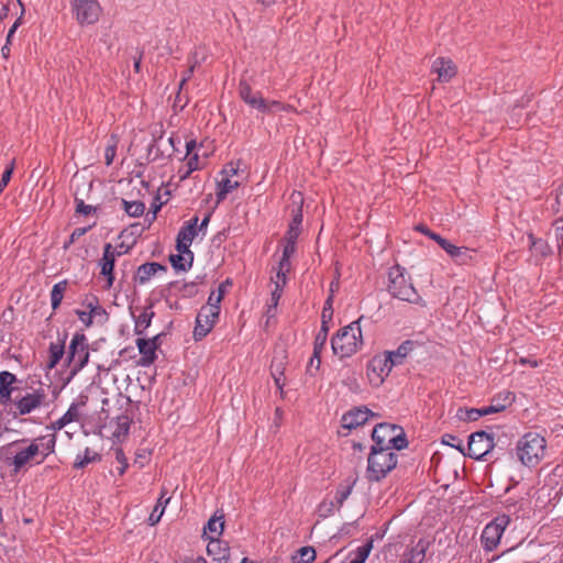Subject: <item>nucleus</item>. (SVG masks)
<instances>
[{"label": "nucleus", "mask_w": 563, "mask_h": 563, "mask_svg": "<svg viewBox=\"0 0 563 563\" xmlns=\"http://www.w3.org/2000/svg\"><path fill=\"white\" fill-rule=\"evenodd\" d=\"M530 249L540 256H547L550 253V246L542 239H537L532 234L528 235Z\"/></svg>", "instance_id": "nucleus-40"}, {"label": "nucleus", "mask_w": 563, "mask_h": 563, "mask_svg": "<svg viewBox=\"0 0 563 563\" xmlns=\"http://www.w3.org/2000/svg\"><path fill=\"white\" fill-rule=\"evenodd\" d=\"M16 382V377L14 374L3 371L0 372V397L1 398H10L11 393L13 390V384Z\"/></svg>", "instance_id": "nucleus-35"}, {"label": "nucleus", "mask_w": 563, "mask_h": 563, "mask_svg": "<svg viewBox=\"0 0 563 563\" xmlns=\"http://www.w3.org/2000/svg\"><path fill=\"white\" fill-rule=\"evenodd\" d=\"M121 253L118 252L110 243H107L103 246V254L101 260L99 261L100 273L107 278L106 288H110L113 284V268L117 257L120 256Z\"/></svg>", "instance_id": "nucleus-14"}, {"label": "nucleus", "mask_w": 563, "mask_h": 563, "mask_svg": "<svg viewBox=\"0 0 563 563\" xmlns=\"http://www.w3.org/2000/svg\"><path fill=\"white\" fill-rule=\"evenodd\" d=\"M397 454L389 449L372 448L367 461V478L372 482L383 479L397 465Z\"/></svg>", "instance_id": "nucleus-5"}, {"label": "nucleus", "mask_w": 563, "mask_h": 563, "mask_svg": "<svg viewBox=\"0 0 563 563\" xmlns=\"http://www.w3.org/2000/svg\"><path fill=\"white\" fill-rule=\"evenodd\" d=\"M432 71L438 75V80L445 82L456 75V67L451 59L437 58L432 64Z\"/></svg>", "instance_id": "nucleus-20"}, {"label": "nucleus", "mask_w": 563, "mask_h": 563, "mask_svg": "<svg viewBox=\"0 0 563 563\" xmlns=\"http://www.w3.org/2000/svg\"><path fill=\"white\" fill-rule=\"evenodd\" d=\"M508 523V516H499L486 525L481 537L485 550L493 551L497 548Z\"/></svg>", "instance_id": "nucleus-9"}, {"label": "nucleus", "mask_w": 563, "mask_h": 563, "mask_svg": "<svg viewBox=\"0 0 563 563\" xmlns=\"http://www.w3.org/2000/svg\"><path fill=\"white\" fill-rule=\"evenodd\" d=\"M515 397L509 391H504L498 395L497 398L493 399L489 406L483 407L485 416L504 411L514 401Z\"/></svg>", "instance_id": "nucleus-24"}, {"label": "nucleus", "mask_w": 563, "mask_h": 563, "mask_svg": "<svg viewBox=\"0 0 563 563\" xmlns=\"http://www.w3.org/2000/svg\"><path fill=\"white\" fill-rule=\"evenodd\" d=\"M117 140L112 136L104 151L106 165L110 166L117 154Z\"/></svg>", "instance_id": "nucleus-46"}, {"label": "nucleus", "mask_w": 563, "mask_h": 563, "mask_svg": "<svg viewBox=\"0 0 563 563\" xmlns=\"http://www.w3.org/2000/svg\"><path fill=\"white\" fill-rule=\"evenodd\" d=\"M152 307L144 308L137 316L133 314L134 318V331L137 335L143 334L146 329L151 325L154 317Z\"/></svg>", "instance_id": "nucleus-28"}, {"label": "nucleus", "mask_w": 563, "mask_h": 563, "mask_svg": "<svg viewBox=\"0 0 563 563\" xmlns=\"http://www.w3.org/2000/svg\"><path fill=\"white\" fill-rule=\"evenodd\" d=\"M372 416L373 412L366 407L353 408L342 416L341 428L351 431L366 423Z\"/></svg>", "instance_id": "nucleus-15"}, {"label": "nucleus", "mask_w": 563, "mask_h": 563, "mask_svg": "<svg viewBox=\"0 0 563 563\" xmlns=\"http://www.w3.org/2000/svg\"><path fill=\"white\" fill-rule=\"evenodd\" d=\"M90 229L89 228H77L73 231V233L70 234V238H69V243H74L76 240H78L79 238H81L82 235H85L88 230Z\"/></svg>", "instance_id": "nucleus-59"}, {"label": "nucleus", "mask_w": 563, "mask_h": 563, "mask_svg": "<svg viewBox=\"0 0 563 563\" xmlns=\"http://www.w3.org/2000/svg\"><path fill=\"white\" fill-rule=\"evenodd\" d=\"M170 501V497L167 496V490L165 488L162 489L161 496L155 505L153 511L148 517V523L151 526H155L159 522L162 516L164 515L165 508Z\"/></svg>", "instance_id": "nucleus-29"}, {"label": "nucleus", "mask_w": 563, "mask_h": 563, "mask_svg": "<svg viewBox=\"0 0 563 563\" xmlns=\"http://www.w3.org/2000/svg\"><path fill=\"white\" fill-rule=\"evenodd\" d=\"M67 285H68L67 280H60L53 286V289L51 291V303H52V308L54 310L59 307V305L64 298V294L66 291Z\"/></svg>", "instance_id": "nucleus-36"}, {"label": "nucleus", "mask_w": 563, "mask_h": 563, "mask_svg": "<svg viewBox=\"0 0 563 563\" xmlns=\"http://www.w3.org/2000/svg\"><path fill=\"white\" fill-rule=\"evenodd\" d=\"M339 507L332 499H324L322 500L318 506V515L321 518H327L334 514L335 510H338Z\"/></svg>", "instance_id": "nucleus-43"}, {"label": "nucleus", "mask_w": 563, "mask_h": 563, "mask_svg": "<svg viewBox=\"0 0 563 563\" xmlns=\"http://www.w3.org/2000/svg\"><path fill=\"white\" fill-rule=\"evenodd\" d=\"M12 173H13V166H10L9 168H7L3 172L1 180H0V191H2L9 184Z\"/></svg>", "instance_id": "nucleus-56"}, {"label": "nucleus", "mask_w": 563, "mask_h": 563, "mask_svg": "<svg viewBox=\"0 0 563 563\" xmlns=\"http://www.w3.org/2000/svg\"><path fill=\"white\" fill-rule=\"evenodd\" d=\"M115 460L119 463L118 473L119 475H123L128 468V460L122 450H117Z\"/></svg>", "instance_id": "nucleus-50"}, {"label": "nucleus", "mask_w": 563, "mask_h": 563, "mask_svg": "<svg viewBox=\"0 0 563 563\" xmlns=\"http://www.w3.org/2000/svg\"><path fill=\"white\" fill-rule=\"evenodd\" d=\"M224 289L223 285H221L218 290H214L210 294L208 298V302L205 308H216L217 312L220 313V302L223 299Z\"/></svg>", "instance_id": "nucleus-44"}, {"label": "nucleus", "mask_w": 563, "mask_h": 563, "mask_svg": "<svg viewBox=\"0 0 563 563\" xmlns=\"http://www.w3.org/2000/svg\"><path fill=\"white\" fill-rule=\"evenodd\" d=\"M240 186L238 167L232 163L227 165L220 173V179L217 183V201H223L228 195L233 192Z\"/></svg>", "instance_id": "nucleus-10"}, {"label": "nucleus", "mask_w": 563, "mask_h": 563, "mask_svg": "<svg viewBox=\"0 0 563 563\" xmlns=\"http://www.w3.org/2000/svg\"><path fill=\"white\" fill-rule=\"evenodd\" d=\"M86 308L91 313L93 319L99 321L104 320L107 318L106 310L99 305L98 299L92 298L86 301Z\"/></svg>", "instance_id": "nucleus-42"}, {"label": "nucleus", "mask_w": 563, "mask_h": 563, "mask_svg": "<svg viewBox=\"0 0 563 563\" xmlns=\"http://www.w3.org/2000/svg\"><path fill=\"white\" fill-rule=\"evenodd\" d=\"M65 354L64 341L52 342L48 349V362L46 367L53 369Z\"/></svg>", "instance_id": "nucleus-33"}, {"label": "nucleus", "mask_w": 563, "mask_h": 563, "mask_svg": "<svg viewBox=\"0 0 563 563\" xmlns=\"http://www.w3.org/2000/svg\"><path fill=\"white\" fill-rule=\"evenodd\" d=\"M351 487H341L336 490L335 493V496H334V503L336 504V506L340 508L343 503L347 499V497L350 496L351 494Z\"/></svg>", "instance_id": "nucleus-48"}, {"label": "nucleus", "mask_w": 563, "mask_h": 563, "mask_svg": "<svg viewBox=\"0 0 563 563\" xmlns=\"http://www.w3.org/2000/svg\"><path fill=\"white\" fill-rule=\"evenodd\" d=\"M314 559V549L312 547H302L292 556V563H311Z\"/></svg>", "instance_id": "nucleus-39"}, {"label": "nucleus", "mask_w": 563, "mask_h": 563, "mask_svg": "<svg viewBox=\"0 0 563 563\" xmlns=\"http://www.w3.org/2000/svg\"><path fill=\"white\" fill-rule=\"evenodd\" d=\"M494 438L485 431L471 434L468 440V455L475 460H484L494 449Z\"/></svg>", "instance_id": "nucleus-11"}, {"label": "nucleus", "mask_w": 563, "mask_h": 563, "mask_svg": "<svg viewBox=\"0 0 563 563\" xmlns=\"http://www.w3.org/2000/svg\"><path fill=\"white\" fill-rule=\"evenodd\" d=\"M296 252V243L294 242H284L283 256L279 261L282 266L285 268L286 266H291L290 257Z\"/></svg>", "instance_id": "nucleus-45"}, {"label": "nucleus", "mask_w": 563, "mask_h": 563, "mask_svg": "<svg viewBox=\"0 0 563 563\" xmlns=\"http://www.w3.org/2000/svg\"><path fill=\"white\" fill-rule=\"evenodd\" d=\"M320 355L321 354H316V352L312 353V356L310 357V361H309V367H314L316 369H318L320 367V364H321Z\"/></svg>", "instance_id": "nucleus-61"}, {"label": "nucleus", "mask_w": 563, "mask_h": 563, "mask_svg": "<svg viewBox=\"0 0 563 563\" xmlns=\"http://www.w3.org/2000/svg\"><path fill=\"white\" fill-rule=\"evenodd\" d=\"M448 254L451 253V250H453V247L455 246L454 244H452L450 241L448 240H441V243L439 244Z\"/></svg>", "instance_id": "nucleus-62"}, {"label": "nucleus", "mask_w": 563, "mask_h": 563, "mask_svg": "<svg viewBox=\"0 0 563 563\" xmlns=\"http://www.w3.org/2000/svg\"><path fill=\"white\" fill-rule=\"evenodd\" d=\"M95 210H96L95 207H92L90 205H86L84 202V200L76 199V212L84 214V216H88V214L92 213Z\"/></svg>", "instance_id": "nucleus-53"}, {"label": "nucleus", "mask_w": 563, "mask_h": 563, "mask_svg": "<svg viewBox=\"0 0 563 563\" xmlns=\"http://www.w3.org/2000/svg\"><path fill=\"white\" fill-rule=\"evenodd\" d=\"M79 320L87 327L91 325L93 323V318L91 313L87 311H78L77 312Z\"/></svg>", "instance_id": "nucleus-58"}, {"label": "nucleus", "mask_w": 563, "mask_h": 563, "mask_svg": "<svg viewBox=\"0 0 563 563\" xmlns=\"http://www.w3.org/2000/svg\"><path fill=\"white\" fill-rule=\"evenodd\" d=\"M390 451L393 449L401 450L407 445V441L404 437L400 435L397 431L394 432L393 435H390V440H388Z\"/></svg>", "instance_id": "nucleus-47"}, {"label": "nucleus", "mask_w": 563, "mask_h": 563, "mask_svg": "<svg viewBox=\"0 0 563 563\" xmlns=\"http://www.w3.org/2000/svg\"><path fill=\"white\" fill-rule=\"evenodd\" d=\"M555 238L558 241V246L561 249L563 246V218H560L554 223Z\"/></svg>", "instance_id": "nucleus-54"}, {"label": "nucleus", "mask_w": 563, "mask_h": 563, "mask_svg": "<svg viewBox=\"0 0 563 563\" xmlns=\"http://www.w3.org/2000/svg\"><path fill=\"white\" fill-rule=\"evenodd\" d=\"M517 456L529 467L538 465L547 454V440L537 432H528L517 443Z\"/></svg>", "instance_id": "nucleus-4"}, {"label": "nucleus", "mask_w": 563, "mask_h": 563, "mask_svg": "<svg viewBox=\"0 0 563 563\" xmlns=\"http://www.w3.org/2000/svg\"><path fill=\"white\" fill-rule=\"evenodd\" d=\"M195 170H189V166H187V163H185L183 166H180L177 170V174H176V177L178 178L179 183L186 180L187 178H189V176L194 173Z\"/></svg>", "instance_id": "nucleus-55"}, {"label": "nucleus", "mask_w": 563, "mask_h": 563, "mask_svg": "<svg viewBox=\"0 0 563 563\" xmlns=\"http://www.w3.org/2000/svg\"><path fill=\"white\" fill-rule=\"evenodd\" d=\"M301 222H302V213L301 210L298 209L296 213L292 217V220L289 224L288 231L286 232V235L284 238V242H297V239L300 235L301 232Z\"/></svg>", "instance_id": "nucleus-31"}, {"label": "nucleus", "mask_w": 563, "mask_h": 563, "mask_svg": "<svg viewBox=\"0 0 563 563\" xmlns=\"http://www.w3.org/2000/svg\"><path fill=\"white\" fill-rule=\"evenodd\" d=\"M428 543L419 540L415 547L405 552L400 563H422L426 558Z\"/></svg>", "instance_id": "nucleus-25"}, {"label": "nucleus", "mask_w": 563, "mask_h": 563, "mask_svg": "<svg viewBox=\"0 0 563 563\" xmlns=\"http://www.w3.org/2000/svg\"><path fill=\"white\" fill-rule=\"evenodd\" d=\"M362 318L342 327L331 339L333 354L340 358L351 357L363 345Z\"/></svg>", "instance_id": "nucleus-2"}, {"label": "nucleus", "mask_w": 563, "mask_h": 563, "mask_svg": "<svg viewBox=\"0 0 563 563\" xmlns=\"http://www.w3.org/2000/svg\"><path fill=\"white\" fill-rule=\"evenodd\" d=\"M100 460H101V455L98 452H96L89 448H86L82 453L77 454L75 462H74V467L75 468H84L88 464L99 462Z\"/></svg>", "instance_id": "nucleus-34"}, {"label": "nucleus", "mask_w": 563, "mask_h": 563, "mask_svg": "<svg viewBox=\"0 0 563 563\" xmlns=\"http://www.w3.org/2000/svg\"><path fill=\"white\" fill-rule=\"evenodd\" d=\"M198 222V217H194L189 221L185 222V224L180 228L177 235V251H188L194 239L198 235H201L199 233Z\"/></svg>", "instance_id": "nucleus-16"}, {"label": "nucleus", "mask_w": 563, "mask_h": 563, "mask_svg": "<svg viewBox=\"0 0 563 563\" xmlns=\"http://www.w3.org/2000/svg\"><path fill=\"white\" fill-rule=\"evenodd\" d=\"M282 294H283L282 290H277L275 288L272 289L271 299H269V303H268V309L269 310L272 308H276L277 307L278 301H279V299L282 297Z\"/></svg>", "instance_id": "nucleus-57"}, {"label": "nucleus", "mask_w": 563, "mask_h": 563, "mask_svg": "<svg viewBox=\"0 0 563 563\" xmlns=\"http://www.w3.org/2000/svg\"><path fill=\"white\" fill-rule=\"evenodd\" d=\"M122 207L126 214L133 218L141 217L145 211V205L139 200L129 201L123 199Z\"/></svg>", "instance_id": "nucleus-37"}, {"label": "nucleus", "mask_w": 563, "mask_h": 563, "mask_svg": "<svg viewBox=\"0 0 563 563\" xmlns=\"http://www.w3.org/2000/svg\"><path fill=\"white\" fill-rule=\"evenodd\" d=\"M449 255L459 265H467L474 260V252L465 246L455 245Z\"/></svg>", "instance_id": "nucleus-32"}, {"label": "nucleus", "mask_w": 563, "mask_h": 563, "mask_svg": "<svg viewBox=\"0 0 563 563\" xmlns=\"http://www.w3.org/2000/svg\"><path fill=\"white\" fill-rule=\"evenodd\" d=\"M224 529V519L223 515H218L217 512L208 520L207 525L203 528V534L210 540L208 544V552L212 553L213 547H219V537L222 534Z\"/></svg>", "instance_id": "nucleus-18"}, {"label": "nucleus", "mask_w": 563, "mask_h": 563, "mask_svg": "<svg viewBox=\"0 0 563 563\" xmlns=\"http://www.w3.org/2000/svg\"><path fill=\"white\" fill-rule=\"evenodd\" d=\"M165 271H166V267L156 262L145 263L137 268L136 280L142 285L146 284L158 272H165Z\"/></svg>", "instance_id": "nucleus-26"}, {"label": "nucleus", "mask_w": 563, "mask_h": 563, "mask_svg": "<svg viewBox=\"0 0 563 563\" xmlns=\"http://www.w3.org/2000/svg\"><path fill=\"white\" fill-rule=\"evenodd\" d=\"M398 430L399 429L394 424H389V423L377 424L372 432V438H373V441L375 442V444L372 448L389 449L390 450L388 440H390V435H393L394 432L398 431Z\"/></svg>", "instance_id": "nucleus-19"}, {"label": "nucleus", "mask_w": 563, "mask_h": 563, "mask_svg": "<svg viewBox=\"0 0 563 563\" xmlns=\"http://www.w3.org/2000/svg\"><path fill=\"white\" fill-rule=\"evenodd\" d=\"M200 147L195 140H189L186 142V156L185 163L189 166V170H199L202 168L203 164L200 161Z\"/></svg>", "instance_id": "nucleus-22"}, {"label": "nucleus", "mask_w": 563, "mask_h": 563, "mask_svg": "<svg viewBox=\"0 0 563 563\" xmlns=\"http://www.w3.org/2000/svg\"><path fill=\"white\" fill-rule=\"evenodd\" d=\"M388 291L399 300L426 307V301L419 295L407 275L406 269L399 265H394L388 271Z\"/></svg>", "instance_id": "nucleus-3"}, {"label": "nucleus", "mask_w": 563, "mask_h": 563, "mask_svg": "<svg viewBox=\"0 0 563 563\" xmlns=\"http://www.w3.org/2000/svg\"><path fill=\"white\" fill-rule=\"evenodd\" d=\"M413 343L411 341L402 342L395 351H386L383 355L391 364V366L401 365L408 354L411 352Z\"/></svg>", "instance_id": "nucleus-23"}, {"label": "nucleus", "mask_w": 563, "mask_h": 563, "mask_svg": "<svg viewBox=\"0 0 563 563\" xmlns=\"http://www.w3.org/2000/svg\"><path fill=\"white\" fill-rule=\"evenodd\" d=\"M44 399V395L38 391L29 393L15 402L20 415H27L38 408Z\"/></svg>", "instance_id": "nucleus-21"}, {"label": "nucleus", "mask_w": 563, "mask_h": 563, "mask_svg": "<svg viewBox=\"0 0 563 563\" xmlns=\"http://www.w3.org/2000/svg\"><path fill=\"white\" fill-rule=\"evenodd\" d=\"M79 404L73 402L67 411L52 424V429L57 431L64 429L67 424L77 421L80 417Z\"/></svg>", "instance_id": "nucleus-27"}, {"label": "nucleus", "mask_w": 563, "mask_h": 563, "mask_svg": "<svg viewBox=\"0 0 563 563\" xmlns=\"http://www.w3.org/2000/svg\"><path fill=\"white\" fill-rule=\"evenodd\" d=\"M291 266H286L285 268L278 263V267L276 271V275L272 277V283L274 284V288L277 290L284 289L287 284V274L290 272Z\"/></svg>", "instance_id": "nucleus-38"}, {"label": "nucleus", "mask_w": 563, "mask_h": 563, "mask_svg": "<svg viewBox=\"0 0 563 563\" xmlns=\"http://www.w3.org/2000/svg\"><path fill=\"white\" fill-rule=\"evenodd\" d=\"M55 444L56 439L53 434L16 440L4 446V461L16 474L33 464L43 463L54 452Z\"/></svg>", "instance_id": "nucleus-1"}, {"label": "nucleus", "mask_w": 563, "mask_h": 563, "mask_svg": "<svg viewBox=\"0 0 563 563\" xmlns=\"http://www.w3.org/2000/svg\"><path fill=\"white\" fill-rule=\"evenodd\" d=\"M328 336H325L323 333H318L316 335L314 342H313V352L316 354H321L323 347L325 346Z\"/></svg>", "instance_id": "nucleus-52"}, {"label": "nucleus", "mask_w": 563, "mask_h": 563, "mask_svg": "<svg viewBox=\"0 0 563 563\" xmlns=\"http://www.w3.org/2000/svg\"><path fill=\"white\" fill-rule=\"evenodd\" d=\"M239 96L251 108L261 113H274L278 111H289L290 106L284 104L277 100H266L258 91H253L246 81L239 84Z\"/></svg>", "instance_id": "nucleus-6"}, {"label": "nucleus", "mask_w": 563, "mask_h": 563, "mask_svg": "<svg viewBox=\"0 0 563 563\" xmlns=\"http://www.w3.org/2000/svg\"><path fill=\"white\" fill-rule=\"evenodd\" d=\"M482 416H485L482 408H460L456 417L464 421H476Z\"/></svg>", "instance_id": "nucleus-41"}, {"label": "nucleus", "mask_w": 563, "mask_h": 563, "mask_svg": "<svg viewBox=\"0 0 563 563\" xmlns=\"http://www.w3.org/2000/svg\"><path fill=\"white\" fill-rule=\"evenodd\" d=\"M329 320H321V328L318 333H323L325 336H328L329 333Z\"/></svg>", "instance_id": "nucleus-63"}, {"label": "nucleus", "mask_w": 563, "mask_h": 563, "mask_svg": "<svg viewBox=\"0 0 563 563\" xmlns=\"http://www.w3.org/2000/svg\"><path fill=\"white\" fill-rule=\"evenodd\" d=\"M89 352L85 334L76 333L68 346L67 363L70 366L71 376L81 371L88 363Z\"/></svg>", "instance_id": "nucleus-8"}, {"label": "nucleus", "mask_w": 563, "mask_h": 563, "mask_svg": "<svg viewBox=\"0 0 563 563\" xmlns=\"http://www.w3.org/2000/svg\"><path fill=\"white\" fill-rule=\"evenodd\" d=\"M70 7L75 20L81 26L96 24L102 14L99 0H70Z\"/></svg>", "instance_id": "nucleus-7"}, {"label": "nucleus", "mask_w": 563, "mask_h": 563, "mask_svg": "<svg viewBox=\"0 0 563 563\" xmlns=\"http://www.w3.org/2000/svg\"><path fill=\"white\" fill-rule=\"evenodd\" d=\"M194 254L188 251H178V254L170 255V263L176 269L186 271L191 266Z\"/></svg>", "instance_id": "nucleus-30"}, {"label": "nucleus", "mask_w": 563, "mask_h": 563, "mask_svg": "<svg viewBox=\"0 0 563 563\" xmlns=\"http://www.w3.org/2000/svg\"><path fill=\"white\" fill-rule=\"evenodd\" d=\"M272 375H273V378H274V382H275L276 386L279 389H282L283 386H284V383H283V369H282L280 364H278V365L273 364L272 365Z\"/></svg>", "instance_id": "nucleus-51"}, {"label": "nucleus", "mask_w": 563, "mask_h": 563, "mask_svg": "<svg viewBox=\"0 0 563 563\" xmlns=\"http://www.w3.org/2000/svg\"><path fill=\"white\" fill-rule=\"evenodd\" d=\"M218 318L219 313L217 312L216 308L201 307L196 318V325L194 329L195 340L199 341L207 336L214 327Z\"/></svg>", "instance_id": "nucleus-13"}, {"label": "nucleus", "mask_w": 563, "mask_h": 563, "mask_svg": "<svg viewBox=\"0 0 563 563\" xmlns=\"http://www.w3.org/2000/svg\"><path fill=\"white\" fill-rule=\"evenodd\" d=\"M332 298H333V295H330L328 297V299L325 300V303L323 306L322 313H321V320H329V321L332 320V316H333V308H332L333 299Z\"/></svg>", "instance_id": "nucleus-49"}, {"label": "nucleus", "mask_w": 563, "mask_h": 563, "mask_svg": "<svg viewBox=\"0 0 563 563\" xmlns=\"http://www.w3.org/2000/svg\"><path fill=\"white\" fill-rule=\"evenodd\" d=\"M159 335H155L152 339L139 338L136 340V346L141 354L139 364L141 366H150L156 360V350L158 349Z\"/></svg>", "instance_id": "nucleus-17"}, {"label": "nucleus", "mask_w": 563, "mask_h": 563, "mask_svg": "<svg viewBox=\"0 0 563 563\" xmlns=\"http://www.w3.org/2000/svg\"><path fill=\"white\" fill-rule=\"evenodd\" d=\"M393 369L391 364L383 355H375L367 365L366 376L371 385L380 386Z\"/></svg>", "instance_id": "nucleus-12"}, {"label": "nucleus", "mask_w": 563, "mask_h": 563, "mask_svg": "<svg viewBox=\"0 0 563 563\" xmlns=\"http://www.w3.org/2000/svg\"><path fill=\"white\" fill-rule=\"evenodd\" d=\"M520 363L521 364H528L530 365L531 367H536L538 366V362L536 360H528V358H520Z\"/></svg>", "instance_id": "nucleus-64"}, {"label": "nucleus", "mask_w": 563, "mask_h": 563, "mask_svg": "<svg viewBox=\"0 0 563 563\" xmlns=\"http://www.w3.org/2000/svg\"><path fill=\"white\" fill-rule=\"evenodd\" d=\"M209 221H210V214H207L202 219L200 224H198L199 233L201 234L202 238L207 234V228H208Z\"/></svg>", "instance_id": "nucleus-60"}]
</instances>
